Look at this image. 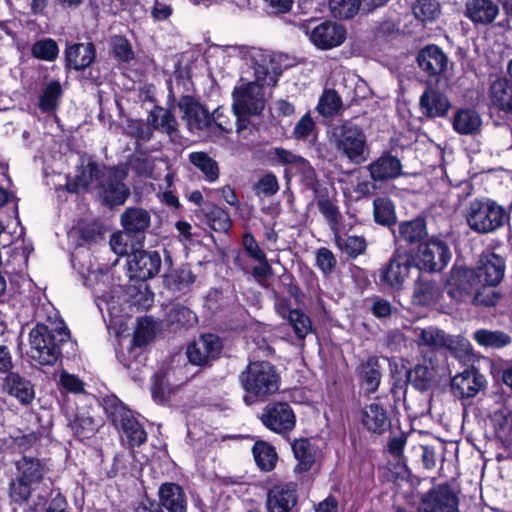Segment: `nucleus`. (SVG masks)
<instances>
[{"instance_id": "1", "label": "nucleus", "mask_w": 512, "mask_h": 512, "mask_svg": "<svg viewBox=\"0 0 512 512\" xmlns=\"http://www.w3.org/2000/svg\"><path fill=\"white\" fill-rule=\"evenodd\" d=\"M254 63L255 81L242 83L233 90L232 109L237 118V131L244 130L248 125L246 115H257L265 107L263 86H274L282 70L275 56L267 51L253 48L249 52Z\"/></svg>"}, {"instance_id": "2", "label": "nucleus", "mask_w": 512, "mask_h": 512, "mask_svg": "<svg viewBox=\"0 0 512 512\" xmlns=\"http://www.w3.org/2000/svg\"><path fill=\"white\" fill-rule=\"evenodd\" d=\"M69 336L62 320L49 319L46 324H37L29 333V356L41 365H52L60 355V345Z\"/></svg>"}, {"instance_id": "3", "label": "nucleus", "mask_w": 512, "mask_h": 512, "mask_svg": "<svg viewBox=\"0 0 512 512\" xmlns=\"http://www.w3.org/2000/svg\"><path fill=\"white\" fill-rule=\"evenodd\" d=\"M239 380L246 392L244 401L252 405L258 401H265L266 398L279 390L280 376L275 367L266 361L251 362L240 374Z\"/></svg>"}, {"instance_id": "4", "label": "nucleus", "mask_w": 512, "mask_h": 512, "mask_svg": "<svg viewBox=\"0 0 512 512\" xmlns=\"http://www.w3.org/2000/svg\"><path fill=\"white\" fill-rule=\"evenodd\" d=\"M336 151L352 163L360 164L368 158V146L363 130L352 123H343L333 130Z\"/></svg>"}, {"instance_id": "5", "label": "nucleus", "mask_w": 512, "mask_h": 512, "mask_svg": "<svg viewBox=\"0 0 512 512\" xmlns=\"http://www.w3.org/2000/svg\"><path fill=\"white\" fill-rule=\"evenodd\" d=\"M509 219L506 210L495 201H472L466 214L469 227L478 233H489L502 227Z\"/></svg>"}, {"instance_id": "6", "label": "nucleus", "mask_w": 512, "mask_h": 512, "mask_svg": "<svg viewBox=\"0 0 512 512\" xmlns=\"http://www.w3.org/2000/svg\"><path fill=\"white\" fill-rule=\"evenodd\" d=\"M15 467L17 473L10 484V496L15 502H23L31 495L33 485L42 480L44 465L37 458L23 456L15 462Z\"/></svg>"}, {"instance_id": "7", "label": "nucleus", "mask_w": 512, "mask_h": 512, "mask_svg": "<svg viewBox=\"0 0 512 512\" xmlns=\"http://www.w3.org/2000/svg\"><path fill=\"white\" fill-rule=\"evenodd\" d=\"M127 177L125 167L106 168L98 184L97 193L109 206L122 205L130 195L129 188L123 183Z\"/></svg>"}, {"instance_id": "8", "label": "nucleus", "mask_w": 512, "mask_h": 512, "mask_svg": "<svg viewBox=\"0 0 512 512\" xmlns=\"http://www.w3.org/2000/svg\"><path fill=\"white\" fill-rule=\"evenodd\" d=\"M415 267L427 272L442 271L451 259L448 245L437 239L429 240L418 246L412 257Z\"/></svg>"}, {"instance_id": "9", "label": "nucleus", "mask_w": 512, "mask_h": 512, "mask_svg": "<svg viewBox=\"0 0 512 512\" xmlns=\"http://www.w3.org/2000/svg\"><path fill=\"white\" fill-rule=\"evenodd\" d=\"M412 262V256L406 251H395L388 264L380 269V282L392 289H401L409 277Z\"/></svg>"}, {"instance_id": "10", "label": "nucleus", "mask_w": 512, "mask_h": 512, "mask_svg": "<svg viewBox=\"0 0 512 512\" xmlns=\"http://www.w3.org/2000/svg\"><path fill=\"white\" fill-rule=\"evenodd\" d=\"M161 257L156 251L137 250L127 259L128 274L131 279L145 281L153 278L160 270Z\"/></svg>"}, {"instance_id": "11", "label": "nucleus", "mask_w": 512, "mask_h": 512, "mask_svg": "<svg viewBox=\"0 0 512 512\" xmlns=\"http://www.w3.org/2000/svg\"><path fill=\"white\" fill-rule=\"evenodd\" d=\"M479 284L474 270L456 267L447 279L446 291L454 300L464 301L474 294Z\"/></svg>"}, {"instance_id": "12", "label": "nucleus", "mask_w": 512, "mask_h": 512, "mask_svg": "<svg viewBox=\"0 0 512 512\" xmlns=\"http://www.w3.org/2000/svg\"><path fill=\"white\" fill-rule=\"evenodd\" d=\"M222 342L215 334H204L187 347V357L194 365H205L218 358L222 350Z\"/></svg>"}, {"instance_id": "13", "label": "nucleus", "mask_w": 512, "mask_h": 512, "mask_svg": "<svg viewBox=\"0 0 512 512\" xmlns=\"http://www.w3.org/2000/svg\"><path fill=\"white\" fill-rule=\"evenodd\" d=\"M262 423L271 431L284 433L292 430L296 418L292 408L287 403L267 405L261 414Z\"/></svg>"}, {"instance_id": "14", "label": "nucleus", "mask_w": 512, "mask_h": 512, "mask_svg": "<svg viewBox=\"0 0 512 512\" xmlns=\"http://www.w3.org/2000/svg\"><path fill=\"white\" fill-rule=\"evenodd\" d=\"M420 512H459L458 499L448 485H439L422 498Z\"/></svg>"}, {"instance_id": "15", "label": "nucleus", "mask_w": 512, "mask_h": 512, "mask_svg": "<svg viewBox=\"0 0 512 512\" xmlns=\"http://www.w3.org/2000/svg\"><path fill=\"white\" fill-rule=\"evenodd\" d=\"M306 34L310 41L321 49L337 47L345 40V30L338 24L330 21L322 22L312 28L307 26Z\"/></svg>"}, {"instance_id": "16", "label": "nucleus", "mask_w": 512, "mask_h": 512, "mask_svg": "<svg viewBox=\"0 0 512 512\" xmlns=\"http://www.w3.org/2000/svg\"><path fill=\"white\" fill-rule=\"evenodd\" d=\"M106 167L94 162L90 157H82L77 166L73 178H69L66 184L69 192H78L86 189L90 184L100 181Z\"/></svg>"}, {"instance_id": "17", "label": "nucleus", "mask_w": 512, "mask_h": 512, "mask_svg": "<svg viewBox=\"0 0 512 512\" xmlns=\"http://www.w3.org/2000/svg\"><path fill=\"white\" fill-rule=\"evenodd\" d=\"M179 107L183 112V119L186 121L188 129L197 133L212 126V117L206 109L191 97H183L179 102Z\"/></svg>"}, {"instance_id": "18", "label": "nucleus", "mask_w": 512, "mask_h": 512, "mask_svg": "<svg viewBox=\"0 0 512 512\" xmlns=\"http://www.w3.org/2000/svg\"><path fill=\"white\" fill-rule=\"evenodd\" d=\"M486 380L482 374L475 369H467L455 375L451 381V389L459 398L474 397L485 387Z\"/></svg>"}, {"instance_id": "19", "label": "nucleus", "mask_w": 512, "mask_h": 512, "mask_svg": "<svg viewBox=\"0 0 512 512\" xmlns=\"http://www.w3.org/2000/svg\"><path fill=\"white\" fill-rule=\"evenodd\" d=\"M407 332L419 349L434 351L444 348L446 334L435 326L412 325L407 327Z\"/></svg>"}, {"instance_id": "20", "label": "nucleus", "mask_w": 512, "mask_h": 512, "mask_svg": "<svg viewBox=\"0 0 512 512\" xmlns=\"http://www.w3.org/2000/svg\"><path fill=\"white\" fill-rule=\"evenodd\" d=\"M297 503L296 486L293 483L278 484L267 495L269 512H289Z\"/></svg>"}, {"instance_id": "21", "label": "nucleus", "mask_w": 512, "mask_h": 512, "mask_svg": "<svg viewBox=\"0 0 512 512\" xmlns=\"http://www.w3.org/2000/svg\"><path fill=\"white\" fill-rule=\"evenodd\" d=\"M505 262L500 256L491 253L481 257L475 271L478 282L488 286H496L503 279Z\"/></svg>"}, {"instance_id": "22", "label": "nucleus", "mask_w": 512, "mask_h": 512, "mask_svg": "<svg viewBox=\"0 0 512 512\" xmlns=\"http://www.w3.org/2000/svg\"><path fill=\"white\" fill-rule=\"evenodd\" d=\"M419 106L423 115L429 118L445 117L451 108V103L439 90L429 86L419 99Z\"/></svg>"}, {"instance_id": "23", "label": "nucleus", "mask_w": 512, "mask_h": 512, "mask_svg": "<svg viewBox=\"0 0 512 512\" xmlns=\"http://www.w3.org/2000/svg\"><path fill=\"white\" fill-rule=\"evenodd\" d=\"M500 8L493 0H468L465 16L475 25L491 24L499 15Z\"/></svg>"}, {"instance_id": "24", "label": "nucleus", "mask_w": 512, "mask_h": 512, "mask_svg": "<svg viewBox=\"0 0 512 512\" xmlns=\"http://www.w3.org/2000/svg\"><path fill=\"white\" fill-rule=\"evenodd\" d=\"M275 309L282 318L288 320L298 338H304L311 332L309 317L298 309H290L288 300L277 298Z\"/></svg>"}, {"instance_id": "25", "label": "nucleus", "mask_w": 512, "mask_h": 512, "mask_svg": "<svg viewBox=\"0 0 512 512\" xmlns=\"http://www.w3.org/2000/svg\"><path fill=\"white\" fill-rule=\"evenodd\" d=\"M360 421L369 432L377 434L385 432L390 426L387 410L378 403H370L363 407Z\"/></svg>"}, {"instance_id": "26", "label": "nucleus", "mask_w": 512, "mask_h": 512, "mask_svg": "<svg viewBox=\"0 0 512 512\" xmlns=\"http://www.w3.org/2000/svg\"><path fill=\"white\" fill-rule=\"evenodd\" d=\"M453 130L460 135H476L481 131L482 118L471 108L457 109L451 118Z\"/></svg>"}, {"instance_id": "27", "label": "nucleus", "mask_w": 512, "mask_h": 512, "mask_svg": "<svg viewBox=\"0 0 512 512\" xmlns=\"http://www.w3.org/2000/svg\"><path fill=\"white\" fill-rule=\"evenodd\" d=\"M417 61L420 68L431 76L442 73L448 63L447 56L436 45L423 48L418 54Z\"/></svg>"}, {"instance_id": "28", "label": "nucleus", "mask_w": 512, "mask_h": 512, "mask_svg": "<svg viewBox=\"0 0 512 512\" xmlns=\"http://www.w3.org/2000/svg\"><path fill=\"white\" fill-rule=\"evenodd\" d=\"M488 98L494 108L512 113V82L506 78H497L490 84Z\"/></svg>"}, {"instance_id": "29", "label": "nucleus", "mask_w": 512, "mask_h": 512, "mask_svg": "<svg viewBox=\"0 0 512 512\" xmlns=\"http://www.w3.org/2000/svg\"><path fill=\"white\" fill-rule=\"evenodd\" d=\"M3 390L19 400L22 404H29L35 397L32 383L17 373H9L3 382Z\"/></svg>"}, {"instance_id": "30", "label": "nucleus", "mask_w": 512, "mask_h": 512, "mask_svg": "<svg viewBox=\"0 0 512 512\" xmlns=\"http://www.w3.org/2000/svg\"><path fill=\"white\" fill-rule=\"evenodd\" d=\"M161 505L169 512H186L187 499L182 488L175 483H164L158 491Z\"/></svg>"}, {"instance_id": "31", "label": "nucleus", "mask_w": 512, "mask_h": 512, "mask_svg": "<svg viewBox=\"0 0 512 512\" xmlns=\"http://www.w3.org/2000/svg\"><path fill=\"white\" fill-rule=\"evenodd\" d=\"M400 160L390 154H384L368 166L372 179L376 181L393 179L401 175Z\"/></svg>"}, {"instance_id": "32", "label": "nucleus", "mask_w": 512, "mask_h": 512, "mask_svg": "<svg viewBox=\"0 0 512 512\" xmlns=\"http://www.w3.org/2000/svg\"><path fill=\"white\" fill-rule=\"evenodd\" d=\"M95 58L92 43L73 44L66 49L67 65L75 70H82L91 65Z\"/></svg>"}, {"instance_id": "33", "label": "nucleus", "mask_w": 512, "mask_h": 512, "mask_svg": "<svg viewBox=\"0 0 512 512\" xmlns=\"http://www.w3.org/2000/svg\"><path fill=\"white\" fill-rule=\"evenodd\" d=\"M121 224L128 234L142 233L150 224V215L141 208H128L121 215Z\"/></svg>"}, {"instance_id": "34", "label": "nucleus", "mask_w": 512, "mask_h": 512, "mask_svg": "<svg viewBox=\"0 0 512 512\" xmlns=\"http://www.w3.org/2000/svg\"><path fill=\"white\" fill-rule=\"evenodd\" d=\"M474 340L482 347L500 349L508 346L512 339L501 330L480 329L474 333Z\"/></svg>"}, {"instance_id": "35", "label": "nucleus", "mask_w": 512, "mask_h": 512, "mask_svg": "<svg viewBox=\"0 0 512 512\" xmlns=\"http://www.w3.org/2000/svg\"><path fill=\"white\" fill-rule=\"evenodd\" d=\"M165 285L173 291H186L195 282V275L187 266L172 270L165 276Z\"/></svg>"}, {"instance_id": "36", "label": "nucleus", "mask_w": 512, "mask_h": 512, "mask_svg": "<svg viewBox=\"0 0 512 512\" xmlns=\"http://www.w3.org/2000/svg\"><path fill=\"white\" fill-rule=\"evenodd\" d=\"M436 376L435 368L432 364L422 363L416 365L408 372L409 382L418 390H427Z\"/></svg>"}, {"instance_id": "37", "label": "nucleus", "mask_w": 512, "mask_h": 512, "mask_svg": "<svg viewBox=\"0 0 512 512\" xmlns=\"http://www.w3.org/2000/svg\"><path fill=\"white\" fill-rule=\"evenodd\" d=\"M440 289L436 283L432 281H419L415 284L412 301L415 305L426 306L440 297Z\"/></svg>"}, {"instance_id": "38", "label": "nucleus", "mask_w": 512, "mask_h": 512, "mask_svg": "<svg viewBox=\"0 0 512 512\" xmlns=\"http://www.w3.org/2000/svg\"><path fill=\"white\" fill-rule=\"evenodd\" d=\"M292 450L298 461L296 470L299 472L309 470L315 460V451L310 442L306 439L295 440L292 444Z\"/></svg>"}, {"instance_id": "39", "label": "nucleus", "mask_w": 512, "mask_h": 512, "mask_svg": "<svg viewBox=\"0 0 512 512\" xmlns=\"http://www.w3.org/2000/svg\"><path fill=\"white\" fill-rule=\"evenodd\" d=\"M121 425L131 446H139L146 441L147 435L141 424L125 412L121 418Z\"/></svg>"}, {"instance_id": "40", "label": "nucleus", "mask_w": 512, "mask_h": 512, "mask_svg": "<svg viewBox=\"0 0 512 512\" xmlns=\"http://www.w3.org/2000/svg\"><path fill=\"white\" fill-rule=\"evenodd\" d=\"M190 162L197 167L209 182H214L219 177L217 162L204 152H192L189 155Z\"/></svg>"}, {"instance_id": "41", "label": "nucleus", "mask_w": 512, "mask_h": 512, "mask_svg": "<svg viewBox=\"0 0 512 512\" xmlns=\"http://www.w3.org/2000/svg\"><path fill=\"white\" fill-rule=\"evenodd\" d=\"M360 377L361 386L367 393H374L378 389L380 384V372L376 359L370 358L362 364Z\"/></svg>"}, {"instance_id": "42", "label": "nucleus", "mask_w": 512, "mask_h": 512, "mask_svg": "<svg viewBox=\"0 0 512 512\" xmlns=\"http://www.w3.org/2000/svg\"><path fill=\"white\" fill-rule=\"evenodd\" d=\"M398 238L409 243L420 241L427 234L426 226L422 219H414L399 225Z\"/></svg>"}, {"instance_id": "43", "label": "nucleus", "mask_w": 512, "mask_h": 512, "mask_svg": "<svg viewBox=\"0 0 512 512\" xmlns=\"http://www.w3.org/2000/svg\"><path fill=\"white\" fill-rule=\"evenodd\" d=\"M205 217L207 224L215 231L227 232L231 226V220L227 212L215 205H206Z\"/></svg>"}, {"instance_id": "44", "label": "nucleus", "mask_w": 512, "mask_h": 512, "mask_svg": "<svg viewBox=\"0 0 512 512\" xmlns=\"http://www.w3.org/2000/svg\"><path fill=\"white\" fill-rule=\"evenodd\" d=\"M253 454L257 465L265 471L274 468L277 455L274 448L266 442H256L253 446Z\"/></svg>"}, {"instance_id": "45", "label": "nucleus", "mask_w": 512, "mask_h": 512, "mask_svg": "<svg viewBox=\"0 0 512 512\" xmlns=\"http://www.w3.org/2000/svg\"><path fill=\"white\" fill-rule=\"evenodd\" d=\"M375 221L382 225H392L396 221L395 208L392 201L381 197L374 200Z\"/></svg>"}, {"instance_id": "46", "label": "nucleus", "mask_w": 512, "mask_h": 512, "mask_svg": "<svg viewBox=\"0 0 512 512\" xmlns=\"http://www.w3.org/2000/svg\"><path fill=\"white\" fill-rule=\"evenodd\" d=\"M444 348H447L456 358L468 360L472 356V346L470 342L462 336L446 335Z\"/></svg>"}, {"instance_id": "47", "label": "nucleus", "mask_w": 512, "mask_h": 512, "mask_svg": "<svg viewBox=\"0 0 512 512\" xmlns=\"http://www.w3.org/2000/svg\"><path fill=\"white\" fill-rule=\"evenodd\" d=\"M335 241L337 246L350 257H357L366 249V242L363 237L359 236H340L336 235Z\"/></svg>"}, {"instance_id": "48", "label": "nucleus", "mask_w": 512, "mask_h": 512, "mask_svg": "<svg viewBox=\"0 0 512 512\" xmlns=\"http://www.w3.org/2000/svg\"><path fill=\"white\" fill-rule=\"evenodd\" d=\"M412 11L422 22L434 21L440 15V6L434 0H417Z\"/></svg>"}, {"instance_id": "49", "label": "nucleus", "mask_w": 512, "mask_h": 512, "mask_svg": "<svg viewBox=\"0 0 512 512\" xmlns=\"http://www.w3.org/2000/svg\"><path fill=\"white\" fill-rule=\"evenodd\" d=\"M331 12L335 17L351 18L362 9L361 0H329Z\"/></svg>"}, {"instance_id": "50", "label": "nucleus", "mask_w": 512, "mask_h": 512, "mask_svg": "<svg viewBox=\"0 0 512 512\" xmlns=\"http://www.w3.org/2000/svg\"><path fill=\"white\" fill-rule=\"evenodd\" d=\"M341 107V99L334 90H326L321 96L317 109L324 117L336 114Z\"/></svg>"}, {"instance_id": "51", "label": "nucleus", "mask_w": 512, "mask_h": 512, "mask_svg": "<svg viewBox=\"0 0 512 512\" xmlns=\"http://www.w3.org/2000/svg\"><path fill=\"white\" fill-rule=\"evenodd\" d=\"M268 157L273 163L286 166V175H288L293 172V167L297 164L300 155L284 148L276 147L269 151Z\"/></svg>"}, {"instance_id": "52", "label": "nucleus", "mask_w": 512, "mask_h": 512, "mask_svg": "<svg viewBox=\"0 0 512 512\" xmlns=\"http://www.w3.org/2000/svg\"><path fill=\"white\" fill-rule=\"evenodd\" d=\"M151 122L154 128L168 134H172L176 129V120L174 116L163 108H157L151 113Z\"/></svg>"}, {"instance_id": "53", "label": "nucleus", "mask_w": 512, "mask_h": 512, "mask_svg": "<svg viewBox=\"0 0 512 512\" xmlns=\"http://www.w3.org/2000/svg\"><path fill=\"white\" fill-rule=\"evenodd\" d=\"M61 95V85L58 81H51L45 87L40 97V108L43 111H52L57 107Z\"/></svg>"}, {"instance_id": "54", "label": "nucleus", "mask_w": 512, "mask_h": 512, "mask_svg": "<svg viewBox=\"0 0 512 512\" xmlns=\"http://www.w3.org/2000/svg\"><path fill=\"white\" fill-rule=\"evenodd\" d=\"M59 53L57 43L52 39H44L32 46V54L38 59L53 61Z\"/></svg>"}, {"instance_id": "55", "label": "nucleus", "mask_w": 512, "mask_h": 512, "mask_svg": "<svg viewBox=\"0 0 512 512\" xmlns=\"http://www.w3.org/2000/svg\"><path fill=\"white\" fill-rule=\"evenodd\" d=\"M155 335L154 323L150 318L139 320L135 330L133 344L137 347L148 344Z\"/></svg>"}, {"instance_id": "56", "label": "nucleus", "mask_w": 512, "mask_h": 512, "mask_svg": "<svg viewBox=\"0 0 512 512\" xmlns=\"http://www.w3.org/2000/svg\"><path fill=\"white\" fill-rule=\"evenodd\" d=\"M279 190L277 177L269 172L263 175L254 185V191L257 196H273Z\"/></svg>"}, {"instance_id": "57", "label": "nucleus", "mask_w": 512, "mask_h": 512, "mask_svg": "<svg viewBox=\"0 0 512 512\" xmlns=\"http://www.w3.org/2000/svg\"><path fill=\"white\" fill-rule=\"evenodd\" d=\"M498 295L494 290V286H488L481 283L477 286L472 302L476 305L493 306L496 304Z\"/></svg>"}, {"instance_id": "58", "label": "nucleus", "mask_w": 512, "mask_h": 512, "mask_svg": "<svg viewBox=\"0 0 512 512\" xmlns=\"http://www.w3.org/2000/svg\"><path fill=\"white\" fill-rule=\"evenodd\" d=\"M299 174L307 186L313 188L316 183V173L308 160L300 156L297 164L293 167V172Z\"/></svg>"}, {"instance_id": "59", "label": "nucleus", "mask_w": 512, "mask_h": 512, "mask_svg": "<svg viewBox=\"0 0 512 512\" xmlns=\"http://www.w3.org/2000/svg\"><path fill=\"white\" fill-rule=\"evenodd\" d=\"M170 321L182 326H192L196 322V315L189 308L176 306L169 313Z\"/></svg>"}, {"instance_id": "60", "label": "nucleus", "mask_w": 512, "mask_h": 512, "mask_svg": "<svg viewBox=\"0 0 512 512\" xmlns=\"http://www.w3.org/2000/svg\"><path fill=\"white\" fill-rule=\"evenodd\" d=\"M129 237H130V234H128L126 231L125 232L119 231V232L113 233L111 235L110 241H109L112 251L119 256H124V255L129 256L130 255L129 251L131 249V247L128 243Z\"/></svg>"}, {"instance_id": "61", "label": "nucleus", "mask_w": 512, "mask_h": 512, "mask_svg": "<svg viewBox=\"0 0 512 512\" xmlns=\"http://www.w3.org/2000/svg\"><path fill=\"white\" fill-rule=\"evenodd\" d=\"M314 128H315V123L312 120L310 114H305L296 123L293 133H294V136L296 139L305 140L310 135H312Z\"/></svg>"}, {"instance_id": "62", "label": "nucleus", "mask_w": 512, "mask_h": 512, "mask_svg": "<svg viewBox=\"0 0 512 512\" xmlns=\"http://www.w3.org/2000/svg\"><path fill=\"white\" fill-rule=\"evenodd\" d=\"M316 262L319 269L324 273L331 272L336 265V259L333 253L327 248H321L318 250Z\"/></svg>"}, {"instance_id": "63", "label": "nucleus", "mask_w": 512, "mask_h": 512, "mask_svg": "<svg viewBox=\"0 0 512 512\" xmlns=\"http://www.w3.org/2000/svg\"><path fill=\"white\" fill-rule=\"evenodd\" d=\"M318 208L323 216L333 225L338 223L339 210L337 206L327 198H321L317 201Z\"/></svg>"}, {"instance_id": "64", "label": "nucleus", "mask_w": 512, "mask_h": 512, "mask_svg": "<svg viewBox=\"0 0 512 512\" xmlns=\"http://www.w3.org/2000/svg\"><path fill=\"white\" fill-rule=\"evenodd\" d=\"M113 51L121 61H129L133 58V51L129 42L123 37H116L113 40Z\"/></svg>"}]
</instances>
